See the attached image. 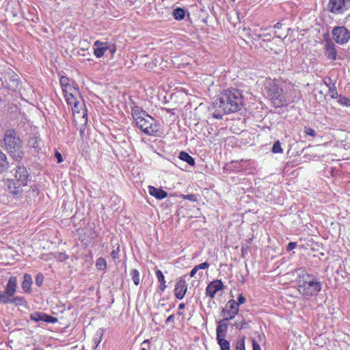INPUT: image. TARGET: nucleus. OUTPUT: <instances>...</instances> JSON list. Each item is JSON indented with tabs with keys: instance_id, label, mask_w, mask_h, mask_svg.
Returning a JSON list of instances; mask_svg holds the SVG:
<instances>
[{
	"instance_id": "obj_31",
	"label": "nucleus",
	"mask_w": 350,
	"mask_h": 350,
	"mask_svg": "<svg viewBox=\"0 0 350 350\" xmlns=\"http://www.w3.org/2000/svg\"><path fill=\"white\" fill-rule=\"evenodd\" d=\"M35 281H36V284L38 286H40L42 283H43V281H44V276L42 273H39L36 275V279H35Z\"/></svg>"
},
{
	"instance_id": "obj_6",
	"label": "nucleus",
	"mask_w": 350,
	"mask_h": 350,
	"mask_svg": "<svg viewBox=\"0 0 350 350\" xmlns=\"http://www.w3.org/2000/svg\"><path fill=\"white\" fill-rule=\"evenodd\" d=\"M17 289V278L11 275L3 291L0 292V304H14L16 306L22 304L23 299L21 297H14Z\"/></svg>"
},
{
	"instance_id": "obj_49",
	"label": "nucleus",
	"mask_w": 350,
	"mask_h": 350,
	"mask_svg": "<svg viewBox=\"0 0 350 350\" xmlns=\"http://www.w3.org/2000/svg\"><path fill=\"white\" fill-rule=\"evenodd\" d=\"M282 24L280 23H277L275 25H274V28L275 29H278L281 27Z\"/></svg>"
},
{
	"instance_id": "obj_51",
	"label": "nucleus",
	"mask_w": 350,
	"mask_h": 350,
	"mask_svg": "<svg viewBox=\"0 0 350 350\" xmlns=\"http://www.w3.org/2000/svg\"><path fill=\"white\" fill-rule=\"evenodd\" d=\"M99 342H100V340H98L97 342H96V346H98V345Z\"/></svg>"
},
{
	"instance_id": "obj_14",
	"label": "nucleus",
	"mask_w": 350,
	"mask_h": 350,
	"mask_svg": "<svg viewBox=\"0 0 350 350\" xmlns=\"http://www.w3.org/2000/svg\"><path fill=\"white\" fill-rule=\"evenodd\" d=\"M6 86L11 90H16L20 85V81L18 76L11 71L8 72L7 77H5Z\"/></svg>"
},
{
	"instance_id": "obj_32",
	"label": "nucleus",
	"mask_w": 350,
	"mask_h": 350,
	"mask_svg": "<svg viewBox=\"0 0 350 350\" xmlns=\"http://www.w3.org/2000/svg\"><path fill=\"white\" fill-rule=\"evenodd\" d=\"M120 252V246L118 245L116 249H113L111 252V256L113 260L118 258Z\"/></svg>"
},
{
	"instance_id": "obj_52",
	"label": "nucleus",
	"mask_w": 350,
	"mask_h": 350,
	"mask_svg": "<svg viewBox=\"0 0 350 350\" xmlns=\"http://www.w3.org/2000/svg\"><path fill=\"white\" fill-rule=\"evenodd\" d=\"M178 315H182V312H178Z\"/></svg>"
},
{
	"instance_id": "obj_37",
	"label": "nucleus",
	"mask_w": 350,
	"mask_h": 350,
	"mask_svg": "<svg viewBox=\"0 0 350 350\" xmlns=\"http://www.w3.org/2000/svg\"><path fill=\"white\" fill-rule=\"evenodd\" d=\"M297 246V243L295 242H291L288 244L287 247H286V250L288 251H291L293 250V249H295Z\"/></svg>"
},
{
	"instance_id": "obj_39",
	"label": "nucleus",
	"mask_w": 350,
	"mask_h": 350,
	"mask_svg": "<svg viewBox=\"0 0 350 350\" xmlns=\"http://www.w3.org/2000/svg\"><path fill=\"white\" fill-rule=\"evenodd\" d=\"M55 157L57 159L58 163H60L63 161L62 156L61 153L59 152L58 151L55 152Z\"/></svg>"
},
{
	"instance_id": "obj_22",
	"label": "nucleus",
	"mask_w": 350,
	"mask_h": 350,
	"mask_svg": "<svg viewBox=\"0 0 350 350\" xmlns=\"http://www.w3.org/2000/svg\"><path fill=\"white\" fill-rule=\"evenodd\" d=\"M8 165L5 154L0 150V173L5 172L8 168Z\"/></svg>"
},
{
	"instance_id": "obj_28",
	"label": "nucleus",
	"mask_w": 350,
	"mask_h": 350,
	"mask_svg": "<svg viewBox=\"0 0 350 350\" xmlns=\"http://www.w3.org/2000/svg\"><path fill=\"white\" fill-rule=\"evenodd\" d=\"M338 102L341 105L346 106V107H349V106L350 107V99H349L348 98H347L345 96H340L338 98Z\"/></svg>"
},
{
	"instance_id": "obj_50",
	"label": "nucleus",
	"mask_w": 350,
	"mask_h": 350,
	"mask_svg": "<svg viewBox=\"0 0 350 350\" xmlns=\"http://www.w3.org/2000/svg\"><path fill=\"white\" fill-rule=\"evenodd\" d=\"M334 94H337V93H336V92H333V94H332V98H334Z\"/></svg>"
},
{
	"instance_id": "obj_20",
	"label": "nucleus",
	"mask_w": 350,
	"mask_h": 350,
	"mask_svg": "<svg viewBox=\"0 0 350 350\" xmlns=\"http://www.w3.org/2000/svg\"><path fill=\"white\" fill-rule=\"evenodd\" d=\"M70 79L64 76H62L60 79V85L62 89L63 93L65 92V90L70 91V90H75L76 89L72 85H70L69 83Z\"/></svg>"
},
{
	"instance_id": "obj_41",
	"label": "nucleus",
	"mask_w": 350,
	"mask_h": 350,
	"mask_svg": "<svg viewBox=\"0 0 350 350\" xmlns=\"http://www.w3.org/2000/svg\"><path fill=\"white\" fill-rule=\"evenodd\" d=\"M107 51H109L111 55H113L116 53V47L113 44L111 45L109 44V49Z\"/></svg>"
},
{
	"instance_id": "obj_11",
	"label": "nucleus",
	"mask_w": 350,
	"mask_h": 350,
	"mask_svg": "<svg viewBox=\"0 0 350 350\" xmlns=\"http://www.w3.org/2000/svg\"><path fill=\"white\" fill-rule=\"evenodd\" d=\"M239 312V304L234 299L229 300L223 308L221 315L223 321H228L233 319Z\"/></svg>"
},
{
	"instance_id": "obj_18",
	"label": "nucleus",
	"mask_w": 350,
	"mask_h": 350,
	"mask_svg": "<svg viewBox=\"0 0 350 350\" xmlns=\"http://www.w3.org/2000/svg\"><path fill=\"white\" fill-rule=\"evenodd\" d=\"M148 192L150 195L158 200H162L167 197V193L161 189H158L152 186L148 187Z\"/></svg>"
},
{
	"instance_id": "obj_17",
	"label": "nucleus",
	"mask_w": 350,
	"mask_h": 350,
	"mask_svg": "<svg viewBox=\"0 0 350 350\" xmlns=\"http://www.w3.org/2000/svg\"><path fill=\"white\" fill-rule=\"evenodd\" d=\"M325 55L329 60L334 61L337 58V51L335 44L331 40L327 41L325 44Z\"/></svg>"
},
{
	"instance_id": "obj_10",
	"label": "nucleus",
	"mask_w": 350,
	"mask_h": 350,
	"mask_svg": "<svg viewBox=\"0 0 350 350\" xmlns=\"http://www.w3.org/2000/svg\"><path fill=\"white\" fill-rule=\"evenodd\" d=\"M350 7V0H329V10L335 14H342Z\"/></svg>"
},
{
	"instance_id": "obj_48",
	"label": "nucleus",
	"mask_w": 350,
	"mask_h": 350,
	"mask_svg": "<svg viewBox=\"0 0 350 350\" xmlns=\"http://www.w3.org/2000/svg\"><path fill=\"white\" fill-rule=\"evenodd\" d=\"M185 304L181 303V304H179V306H178V309H179V310H182V309L185 308Z\"/></svg>"
},
{
	"instance_id": "obj_43",
	"label": "nucleus",
	"mask_w": 350,
	"mask_h": 350,
	"mask_svg": "<svg viewBox=\"0 0 350 350\" xmlns=\"http://www.w3.org/2000/svg\"><path fill=\"white\" fill-rule=\"evenodd\" d=\"M252 349L253 350H261L260 345L254 340H252Z\"/></svg>"
},
{
	"instance_id": "obj_30",
	"label": "nucleus",
	"mask_w": 350,
	"mask_h": 350,
	"mask_svg": "<svg viewBox=\"0 0 350 350\" xmlns=\"http://www.w3.org/2000/svg\"><path fill=\"white\" fill-rule=\"evenodd\" d=\"M181 198L191 202H196L198 200L197 196L195 194L182 195Z\"/></svg>"
},
{
	"instance_id": "obj_25",
	"label": "nucleus",
	"mask_w": 350,
	"mask_h": 350,
	"mask_svg": "<svg viewBox=\"0 0 350 350\" xmlns=\"http://www.w3.org/2000/svg\"><path fill=\"white\" fill-rule=\"evenodd\" d=\"M185 15V10L182 8H176L173 11V16L176 20H182Z\"/></svg>"
},
{
	"instance_id": "obj_27",
	"label": "nucleus",
	"mask_w": 350,
	"mask_h": 350,
	"mask_svg": "<svg viewBox=\"0 0 350 350\" xmlns=\"http://www.w3.org/2000/svg\"><path fill=\"white\" fill-rule=\"evenodd\" d=\"M131 275L132 277V280L133 281V283L137 286L139 285L140 282V278H139V273L137 269H133L131 271Z\"/></svg>"
},
{
	"instance_id": "obj_1",
	"label": "nucleus",
	"mask_w": 350,
	"mask_h": 350,
	"mask_svg": "<svg viewBox=\"0 0 350 350\" xmlns=\"http://www.w3.org/2000/svg\"><path fill=\"white\" fill-rule=\"evenodd\" d=\"M243 98L238 90H226L221 94L219 102H215L213 108L215 109L213 116L221 119L223 113H234L241 109Z\"/></svg>"
},
{
	"instance_id": "obj_3",
	"label": "nucleus",
	"mask_w": 350,
	"mask_h": 350,
	"mask_svg": "<svg viewBox=\"0 0 350 350\" xmlns=\"http://www.w3.org/2000/svg\"><path fill=\"white\" fill-rule=\"evenodd\" d=\"M297 283L299 293L305 297L316 296L322 288L321 282L302 268L297 270Z\"/></svg>"
},
{
	"instance_id": "obj_24",
	"label": "nucleus",
	"mask_w": 350,
	"mask_h": 350,
	"mask_svg": "<svg viewBox=\"0 0 350 350\" xmlns=\"http://www.w3.org/2000/svg\"><path fill=\"white\" fill-rule=\"evenodd\" d=\"M30 318L35 322H38L40 321H44V319L46 318V314L44 313L35 312L30 314Z\"/></svg>"
},
{
	"instance_id": "obj_16",
	"label": "nucleus",
	"mask_w": 350,
	"mask_h": 350,
	"mask_svg": "<svg viewBox=\"0 0 350 350\" xmlns=\"http://www.w3.org/2000/svg\"><path fill=\"white\" fill-rule=\"evenodd\" d=\"M94 54L96 57H101L107 51L109 43L96 40L94 43Z\"/></svg>"
},
{
	"instance_id": "obj_35",
	"label": "nucleus",
	"mask_w": 350,
	"mask_h": 350,
	"mask_svg": "<svg viewBox=\"0 0 350 350\" xmlns=\"http://www.w3.org/2000/svg\"><path fill=\"white\" fill-rule=\"evenodd\" d=\"M305 133L308 135H310L312 137H315L316 136V132L314 129H311V128H305Z\"/></svg>"
},
{
	"instance_id": "obj_47",
	"label": "nucleus",
	"mask_w": 350,
	"mask_h": 350,
	"mask_svg": "<svg viewBox=\"0 0 350 350\" xmlns=\"http://www.w3.org/2000/svg\"><path fill=\"white\" fill-rule=\"evenodd\" d=\"M241 164L243 167H246L247 165L250 164V161H241Z\"/></svg>"
},
{
	"instance_id": "obj_29",
	"label": "nucleus",
	"mask_w": 350,
	"mask_h": 350,
	"mask_svg": "<svg viewBox=\"0 0 350 350\" xmlns=\"http://www.w3.org/2000/svg\"><path fill=\"white\" fill-rule=\"evenodd\" d=\"M272 151L274 153H281L282 152V149L278 141L274 143L272 148Z\"/></svg>"
},
{
	"instance_id": "obj_4",
	"label": "nucleus",
	"mask_w": 350,
	"mask_h": 350,
	"mask_svg": "<svg viewBox=\"0 0 350 350\" xmlns=\"http://www.w3.org/2000/svg\"><path fill=\"white\" fill-rule=\"evenodd\" d=\"M131 115L138 129L148 135H156L159 131L160 125L158 122L145 111L137 106L131 108Z\"/></svg>"
},
{
	"instance_id": "obj_5",
	"label": "nucleus",
	"mask_w": 350,
	"mask_h": 350,
	"mask_svg": "<svg viewBox=\"0 0 350 350\" xmlns=\"http://www.w3.org/2000/svg\"><path fill=\"white\" fill-rule=\"evenodd\" d=\"M3 146L14 159L18 160L23 157L22 142L14 130L5 131L3 137Z\"/></svg>"
},
{
	"instance_id": "obj_36",
	"label": "nucleus",
	"mask_w": 350,
	"mask_h": 350,
	"mask_svg": "<svg viewBox=\"0 0 350 350\" xmlns=\"http://www.w3.org/2000/svg\"><path fill=\"white\" fill-rule=\"evenodd\" d=\"M209 267V264L206 262H204L203 263H201L198 265H196V267L198 270L199 269H207Z\"/></svg>"
},
{
	"instance_id": "obj_42",
	"label": "nucleus",
	"mask_w": 350,
	"mask_h": 350,
	"mask_svg": "<svg viewBox=\"0 0 350 350\" xmlns=\"http://www.w3.org/2000/svg\"><path fill=\"white\" fill-rule=\"evenodd\" d=\"M245 301V298L241 294H240L238 297V302H237V303L239 306L240 304H244Z\"/></svg>"
},
{
	"instance_id": "obj_34",
	"label": "nucleus",
	"mask_w": 350,
	"mask_h": 350,
	"mask_svg": "<svg viewBox=\"0 0 350 350\" xmlns=\"http://www.w3.org/2000/svg\"><path fill=\"white\" fill-rule=\"evenodd\" d=\"M246 325V322L245 321H242L241 322L239 323L238 321H235L234 326H235L237 329H243L245 328V325Z\"/></svg>"
},
{
	"instance_id": "obj_9",
	"label": "nucleus",
	"mask_w": 350,
	"mask_h": 350,
	"mask_svg": "<svg viewBox=\"0 0 350 350\" xmlns=\"http://www.w3.org/2000/svg\"><path fill=\"white\" fill-rule=\"evenodd\" d=\"M225 321H220L217 326V340L221 350H230V343L224 338L228 330V325Z\"/></svg>"
},
{
	"instance_id": "obj_46",
	"label": "nucleus",
	"mask_w": 350,
	"mask_h": 350,
	"mask_svg": "<svg viewBox=\"0 0 350 350\" xmlns=\"http://www.w3.org/2000/svg\"><path fill=\"white\" fill-rule=\"evenodd\" d=\"M174 316L173 314H171V315H170V316L167 318V319H166V321H165V323H169V322H172V321H174Z\"/></svg>"
},
{
	"instance_id": "obj_26",
	"label": "nucleus",
	"mask_w": 350,
	"mask_h": 350,
	"mask_svg": "<svg viewBox=\"0 0 350 350\" xmlns=\"http://www.w3.org/2000/svg\"><path fill=\"white\" fill-rule=\"evenodd\" d=\"M96 267L99 270H105L107 267V262L103 258H98L96 262Z\"/></svg>"
},
{
	"instance_id": "obj_38",
	"label": "nucleus",
	"mask_w": 350,
	"mask_h": 350,
	"mask_svg": "<svg viewBox=\"0 0 350 350\" xmlns=\"http://www.w3.org/2000/svg\"><path fill=\"white\" fill-rule=\"evenodd\" d=\"M236 350H245L243 340L237 342Z\"/></svg>"
},
{
	"instance_id": "obj_8",
	"label": "nucleus",
	"mask_w": 350,
	"mask_h": 350,
	"mask_svg": "<svg viewBox=\"0 0 350 350\" xmlns=\"http://www.w3.org/2000/svg\"><path fill=\"white\" fill-rule=\"evenodd\" d=\"M78 93V90L75 89L73 91L65 90L64 95L67 104L72 108L73 115L75 116L77 115L81 116V117L84 119V121L86 122L87 111L85 108V104L81 100V98L80 97L79 98L77 97Z\"/></svg>"
},
{
	"instance_id": "obj_12",
	"label": "nucleus",
	"mask_w": 350,
	"mask_h": 350,
	"mask_svg": "<svg viewBox=\"0 0 350 350\" xmlns=\"http://www.w3.org/2000/svg\"><path fill=\"white\" fill-rule=\"evenodd\" d=\"M334 41L339 44L347 43L350 39V31L345 27H336L332 30Z\"/></svg>"
},
{
	"instance_id": "obj_53",
	"label": "nucleus",
	"mask_w": 350,
	"mask_h": 350,
	"mask_svg": "<svg viewBox=\"0 0 350 350\" xmlns=\"http://www.w3.org/2000/svg\"><path fill=\"white\" fill-rule=\"evenodd\" d=\"M199 275H200V276H202V272L199 273Z\"/></svg>"
},
{
	"instance_id": "obj_40",
	"label": "nucleus",
	"mask_w": 350,
	"mask_h": 350,
	"mask_svg": "<svg viewBox=\"0 0 350 350\" xmlns=\"http://www.w3.org/2000/svg\"><path fill=\"white\" fill-rule=\"evenodd\" d=\"M44 321L49 323H55L57 321V319L46 314V318L44 319Z\"/></svg>"
},
{
	"instance_id": "obj_44",
	"label": "nucleus",
	"mask_w": 350,
	"mask_h": 350,
	"mask_svg": "<svg viewBox=\"0 0 350 350\" xmlns=\"http://www.w3.org/2000/svg\"><path fill=\"white\" fill-rule=\"evenodd\" d=\"M58 259L61 260H66L68 258V256L65 254H63V253H59L58 254V256H57Z\"/></svg>"
},
{
	"instance_id": "obj_7",
	"label": "nucleus",
	"mask_w": 350,
	"mask_h": 350,
	"mask_svg": "<svg viewBox=\"0 0 350 350\" xmlns=\"http://www.w3.org/2000/svg\"><path fill=\"white\" fill-rule=\"evenodd\" d=\"M16 182L12 179H8L6 187L8 191L14 195H18L22 192V187L27 185L28 181V173L24 166H18L15 172Z\"/></svg>"
},
{
	"instance_id": "obj_2",
	"label": "nucleus",
	"mask_w": 350,
	"mask_h": 350,
	"mask_svg": "<svg viewBox=\"0 0 350 350\" xmlns=\"http://www.w3.org/2000/svg\"><path fill=\"white\" fill-rule=\"evenodd\" d=\"M263 92L275 107H281L287 105L288 95L291 93L293 86L284 83L279 85L275 80L266 79L264 82Z\"/></svg>"
},
{
	"instance_id": "obj_23",
	"label": "nucleus",
	"mask_w": 350,
	"mask_h": 350,
	"mask_svg": "<svg viewBox=\"0 0 350 350\" xmlns=\"http://www.w3.org/2000/svg\"><path fill=\"white\" fill-rule=\"evenodd\" d=\"M178 157L180 160L187 162L189 165L191 166H193L195 165V161L193 158L185 152H180Z\"/></svg>"
},
{
	"instance_id": "obj_21",
	"label": "nucleus",
	"mask_w": 350,
	"mask_h": 350,
	"mask_svg": "<svg viewBox=\"0 0 350 350\" xmlns=\"http://www.w3.org/2000/svg\"><path fill=\"white\" fill-rule=\"evenodd\" d=\"M155 274L158 280V282L159 283V289L161 291H164L166 288V284H165V277L161 272V271L157 269L155 271Z\"/></svg>"
},
{
	"instance_id": "obj_15",
	"label": "nucleus",
	"mask_w": 350,
	"mask_h": 350,
	"mask_svg": "<svg viewBox=\"0 0 350 350\" xmlns=\"http://www.w3.org/2000/svg\"><path fill=\"white\" fill-rule=\"evenodd\" d=\"M223 287L224 284L221 280H214L206 286V294L211 298H213L218 291L223 289Z\"/></svg>"
},
{
	"instance_id": "obj_19",
	"label": "nucleus",
	"mask_w": 350,
	"mask_h": 350,
	"mask_svg": "<svg viewBox=\"0 0 350 350\" xmlns=\"http://www.w3.org/2000/svg\"><path fill=\"white\" fill-rule=\"evenodd\" d=\"M32 278L29 274L25 273L23 276V281L21 286L25 293H30L32 284Z\"/></svg>"
},
{
	"instance_id": "obj_45",
	"label": "nucleus",
	"mask_w": 350,
	"mask_h": 350,
	"mask_svg": "<svg viewBox=\"0 0 350 350\" xmlns=\"http://www.w3.org/2000/svg\"><path fill=\"white\" fill-rule=\"evenodd\" d=\"M198 271V270L197 269V268H196V266H195V267L192 269V270L191 271V272H190V274H189V275H190V277H191V278H192V277H193V276L196 275V273H197V271Z\"/></svg>"
},
{
	"instance_id": "obj_13",
	"label": "nucleus",
	"mask_w": 350,
	"mask_h": 350,
	"mask_svg": "<svg viewBox=\"0 0 350 350\" xmlns=\"http://www.w3.org/2000/svg\"><path fill=\"white\" fill-rule=\"evenodd\" d=\"M187 291V284L183 278H179L175 284L174 295L178 299H182Z\"/></svg>"
},
{
	"instance_id": "obj_33",
	"label": "nucleus",
	"mask_w": 350,
	"mask_h": 350,
	"mask_svg": "<svg viewBox=\"0 0 350 350\" xmlns=\"http://www.w3.org/2000/svg\"><path fill=\"white\" fill-rule=\"evenodd\" d=\"M141 349L140 350H148L150 349V342L149 340H145L141 344Z\"/></svg>"
}]
</instances>
